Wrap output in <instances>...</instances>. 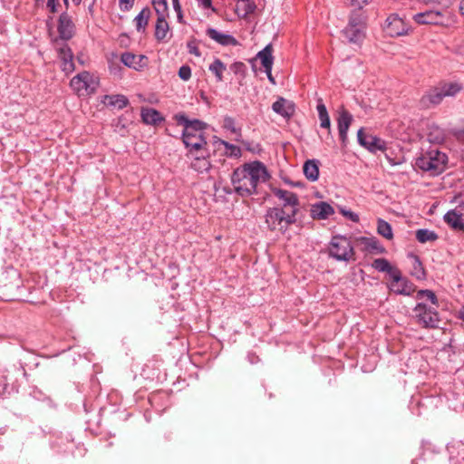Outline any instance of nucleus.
<instances>
[{
    "label": "nucleus",
    "instance_id": "1",
    "mask_svg": "<svg viewBox=\"0 0 464 464\" xmlns=\"http://www.w3.org/2000/svg\"><path fill=\"white\" fill-rule=\"evenodd\" d=\"M269 178L264 163L255 160L235 169L231 175V183L237 194L241 197H249L256 194L257 185L267 181Z\"/></svg>",
    "mask_w": 464,
    "mask_h": 464
},
{
    "label": "nucleus",
    "instance_id": "2",
    "mask_svg": "<svg viewBox=\"0 0 464 464\" xmlns=\"http://www.w3.org/2000/svg\"><path fill=\"white\" fill-rule=\"evenodd\" d=\"M173 119L179 125L183 126L182 141L189 153L198 152L203 150L207 145L203 130L207 124L198 119L189 120L183 112L177 113Z\"/></svg>",
    "mask_w": 464,
    "mask_h": 464
},
{
    "label": "nucleus",
    "instance_id": "3",
    "mask_svg": "<svg viewBox=\"0 0 464 464\" xmlns=\"http://www.w3.org/2000/svg\"><path fill=\"white\" fill-rule=\"evenodd\" d=\"M265 218L267 227L271 231L279 230L282 233H285L289 226L297 220L295 211H288V209L279 207L268 208Z\"/></svg>",
    "mask_w": 464,
    "mask_h": 464
},
{
    "label": "nucleus",
    "instance_id": "4",
    "mask_svg": "<svg viewBox=\"0 0 464 464\" xmlns=\"http://www.w3.org/2000/svg\"><path fill=\"white\" fill-rule=\"evenodd\" d=\"M328 254L337 261L349 262L355 259L352 241L349 237L341 235L333 236L328 246Z\"/></svg>",
    "mask_w": 464,
    "mask_h": 464
},
{
    "label": "nucleus",
    "instance_id": "5",
    "mask_svg": "<svg viewBox=\"0 0 464 464\" xmlns=\"http://www.w3.org/2000/svg\"><path fill=\"white\" fill-rule=\"evenodd\" d=\"M446 155L437 150H431L416 159L415 166L435 176L440 174L445 166Z\"/></svg>",
    "mask_w": 464,
    "mask_h": 464
},
{
    "label": "nucleus",
    "instance_id": "6",
    "mask_svg": "<svg viewBox=\"0 0 464 464\" xmlns=\"http://www.w3.org/2000/svg\"><path fill=\"white\" fill-rule=\"evenodd\" d=\"M70 86L80 97L90 95L94 93L99 87V79L84 71L71 80Z\"/></svg>",
    "mask_w": 464,
    "mask_h": 464
},
{
    "label": "nucleus",
    "instance_id": "7",
    "mask_svg": "<svg viewBox=\"0 0 464 464\" xmlns=\"http://www.w3.org/2000/svg\"><path fill=\"white\" fill-rule=\"evenodd\" d=\"M53 45L55 49L59 59L61 60V68L66 73L72 72L75 69L73 63V53L67 43L60 39H53Z\"/></svg>",
    "mask_w": 464,
    "mask_h": 464
},
{
    "label": "nucleus",
    "instance_id": "8",
    "mask_svg": "<svg viewBox=\"0 0 464 464\" xmlns=\"http://www.w3.org/2000/svg\"><path fill=\"white\" fill-rule=\"evenodd\" d=\"M272 192L279 200L282 201V207L285 209H288V211H295V217L299 212L300 201L297 195L292 191L274 188H272Z\"/></svg>",
    "mask_w": 464,
    "mask_h": 464
},
{
    "label": "nucleus",
    "instance_id": "9",
    "mask_svg": "<svg viewBox=\"0 0 464 464\" xmlns=\"http://www.w3.org/2000/svg\"><path fill=\"white\" fill-rule=\"evenodd\" d=\"M357 140L360 145L367 149L371 152L384 151L386 150V142L374 135L367 134L361 128L357 132Z\"/></svg>",
    "mask_w": 464,
    "mask_h": 464
},
{
    "label": "nucleus",
    "instance_id": "10",
    "mask_svg": "<svg viewBox=\"0 0 464 464\" xmlns=\"http://www.w3.org/2000/svg\"><path fill=\"white\" fill-rule=\"evenodd\" d=\"M58 36L55 39L66 43L72 39L75 34V24L68 13L63 12L60 14L57 25Z\"/></svg>",
    "mask_w": 464,
    "mask_h": 464
},
{
    "label": "nucleus",
    "instance_id": "11",
    "mask_svg": "<svg viewBox=\"0 0 464 464\" xmlns=\"http://www.w3.org/2000/svg\"><path fill=\"white\" fill-rule=\"evenodd\" d=\"M390 289L397 295H410L414 292V285L408 279L401 276V271H394L391 277Z\"/></svg>",
    "mask_w": 464,
    "mask_h": 464
},
{
    "label": "nucleus",
    "instance_id": "12",
    "mask_svg": "<svg viewBox=\"0 0 464 464\" xmlns=\"http://www.w3.org/2000/svg\"><path fill=\"white\" fill-rule=\"evenodd\" d=\"M444 99L442 91L440 85L430 88L426 93L420 98V103L423 108H430L432 106L439 105Z\"/></svg>",
    "mask_w": 464,
    "mask_h": 464
},
{
    "label": "nucleus",
    "instance_id": "13",
    "mask_svg": "<svg viewBox=\"0 0 464 464\" xmlns=\"http://www.w3.org/2000/svg\"><path fill=\"white\" fill-rule=\"evenodd\" d=\"M121 63L136 71H141L147 66L148 58L145 55H136L134 53L125 52L121 56Z\"/></svg>",
    "mask_w": 464,
    "mask_h": 464
},
{
    "label": "nucleus",
    "instance_id": "14",
    "mask_svg": "<svg viewBox=\"0 0 464 464\" xmlns=\"http://www.w3.org/2000/svg\"><path fill=\"white\" fill-rule=\"evenodd\" d=\"M310 212L313 219L324 220L334 215V209L329 203L320 201L311 206Z\"/></svg>",
    "mask_w": 464,
    "mask_h": 464
},
{
    "label": "nucleus",
    "instance_id": "15",
    "mask_svg": "<svg viewBox=\"0 0 464 464\" xmlns=\"http://www.w3.org/2000/svg\"><path fill=\"white\" fill-rule=\"evenodd\" d=\"M353 121V115L346 110H342L339 112L337 119L339 137L343 145L347 141V132Z\"/></svg>",
    "mask_w": 464,
    "mask_h": 464
},
{
    "label": "nucleus",
    "instance_id": "16",
    "mask_svg": "<svg viewBox=\"0 0 464 464\" xmlns=\"http://www.w3.org/2000/svg\"><path fill=\"white\" fill-rule=\"evenodd\" d=\"M413 19L420 24H440L442 23V14L439 11L430 10L416 14Z\"/></svg>",
    "mask_w": 464,
    "mask_h": 464
},
{
    "label": "nucleus",
    "instance_id": "17",
    "mask_svg": "<svg viewBox=\"0 0 464 464\" xmlns=\"http://www.w3.org/2000/svg\"><path fill=\"white\" fill-rule=\"evenodd\" d=\"M365 25H359V27H353V25H347L343 33L349 43L360 44L365 37Z\"/></svg>",
    "mask_w": 464,
    "mask_h": 464
},
{
    "label": "nucleus",
    "instance_id": "18",
    "mask_svg": "<svg viewBox=\"0 0 464 464\" xmlns=\"http://www.w3.org/2000/svg\"><path fill=\"white\" fill-rule=\"evenodd\" d=\"M207 35L223 46L237 45L236 38L228 34H223L215 28H208Z\"/></svg>",
    "mask_w": 464,
    "mask_h": 464
},
{
    "label": "nucleus",
    "instance_id": "19",
    "mask_svg": "<svg viewBox=\"0 0 464 464\" xmlns=\"http://www.w3.org/2000/svg\"><path fill=\"white\" fill-rule=\"evenodd\" d=\"M273 111L285 119H289L295 112L294 105L285 98H278L272 105Z\"/></svg>",
    "mask_w": 464,
    "mask_h": 464
},
{
    "label": "nucleus",
    "instance_id": "20",
    "mask_svg": "<svg viewBox=\"0 0 464 464\" xmlns=\"http://www.w3.org/2000/svg\"><path fill=\"white\" fill-rule=\"evenodd\" d=\"M443 219L453 230L464 232V218L454 212L452 209L449 210L444 215Z\"/></svg>",
    "mask_w": 464,
    "mask_h": 464
},
{
    "label": "nucleus",
    "instance_id": "21",
    "mask_svg": "<svg viewBox=\"0 0 464 464\" xmlns=\"http://www.w3.org/2000/svg\"><path fill=\"white\" fill-rule=\"evenodd\" d=\"M169 34V24L167 22L166 18H157L155 24V38L159 42H167L168 39L170 38L171 34L168 37Z\"/></svg>",
    "mask_w": 464,
    "mask_h": 464
},
{
    "label": "nucleus",
    "instance_id": "22",
    "mask_svg": "<svg viewBox=\"0 0 464 464\" xmlns=\"http://www.w3.org/2000/svg\"><path fill=\"white\" fill-rule=\"evenodd\" d=\"M140 116L142 121L149 125H157L164 121L160 111L152 108H142Z\"/></svg>",
    "mask_w": 464,
    "mask_h": 464
},
{
    "label": "nucleus",
    "instance_id": "23",
    "mask_svg": "<svg viewBox=\"0 0 464 464\" xmlns=\"http://www.w3.org/2000/svg\"><path fill=\"white\" fill-rule=\"evenodd\" d=\"M303 171L308 180L316 181L319 178V161L317 160H306L303 166Z\"/></svg>",
    "mask_w": 464,
    "mask_h": 464
},
{
    "label": "nucleus",
    "instance_id": "24",
    "mask_svg": "<svg viewBox=\"0 0 464 464\" xmlns=\"http://www.w3.org/2000/svg\"><path fill=\"white\" fill-rule=\"evenodd\" d=\"M102 102L107 106L121 110L129 104V100L125 95L122 94L104 95Z\"/></svg>",
    "mask_w": 464,
    "mask_h": 464
},
{
    "label": "nucleus",
    "instance_id": "25",
    "mask_svg": "<svg viewBox=\"0 0 464 464\" xmlns=\"http://www.w3.org/2000/svg\"><path fill=\"white\" fill-rule=\"evenodd\" d=\"M151 15V10L150 7H144L142 10L137 14L134 18L133 22L135 24L136 30L138 32H145L146 27L148 25L149 20Z\"/></svg>",
    "mask_w": 464,
    "mask_h": 464
},
{
    "label": "nucleus",
    "instance_id": "26",
    "mask_svg": "<svg viewBox=\"0 0 464 464\" xmlns=\"http://www.w3.org/2000/svg\"><path fill=\"white\" fill-rule=\"evenodd\" d=\"M191 168L198 173L208 172L211 168V163L208 156H195L192 162Z\"/></svg>",
    "mask_w": 464,
    "mask_h": 464
},
{
    "label": "nucleus",
    "instance_id": "27",
    "mask_svg": "<svg viewBox=\"0 0 464 464\" xmlns=\"http://www.w3.org/2000/svg\"><path fill=\"white\" fill-rule=\"evenodd\" d=\"M362 243L366 251L373 254H382L384 252V247L380 244L379 240L375 237H362Z\"/></svg>",
    "mask_w": 464,
    "mask_h": 464
},
{
    "label": "nucleus",
    "instance_id": "28",
    "mask_svg": "<svg viewBox=\"0 0 464 464\" xmlns=\"http://www.w3.org/2000/svg\"><path fill=\"white\" fill-rule=\"evenodd\" d=\"M439 85L442 91L444 98L454 97L462 90V85L459 82H443Z\"/></svg>",
    "mask_w": 464,
    "mask_h": 464
},
{
    "label": "nucleus",
    "instance_id": "29",
    "mask_svg": "<svg viewBox=\"0 0 464 464\" xmlns=\"http://www.w3.org/2000/svg\"><path fill=\"white\" fill-rule=\"evenodd\" d=\"M372 266L379 272H386L390 277L392 276L394 271H399L397 267L392 266L390 262L385 258L375 259L372 262Z\"/></svg>",
    "mask_w": 464,
    "mask_h": 464
},
{
    "label": "nucleus",
    "instance_id": "30",
    "mask_svg": "<svg viewBox=\"0 0 464 464\" xmlns=\"http://www.w3.org/2000/svg\"><path fill=\"white\" fill-rule=\"evenodd\" d=\"M255 4L251 0H238L236 5V11L239 16H246L254 12Z\"/></svg>",
    "mask_w": 464,
    "mask_h": 464
},
{
    "label": "nucleus",
    "instance_id": "31",
    "mask_svg": "<svg viewBox=\"0 0 464 464\" xmlns=\"http://www.w3.org/2000/svg\"><path fill=\"white\" fill-rule=\"evenodd\" d=\"M208 70L216 76L217 82H219L223 81V73L227 70V66L220 59L216 58L209 64Z\"/></svg>",
    "mask_w": 464,
    "mask_h": 464
},
{
    "label": "nucleus",
    "instance_id": "32",
    "mask_svg": "<svg viewBox=\"0 0 464 464\" xmlns=\"http://www.w3.org/2000/svg\"><path fill=\"white\" fill-rule=\"evenodd\" d=\"M223 128L225 130L230 131L231 133L235 134L236 135L235 140L237 141L241 140V137H242L241 128L236 126V121H235L234 118L230 117V116H226L223 120Z\"/></svg>",
    "mask_w": 464,
    "mask_h": 464
},
{
    "label": "nucleus",
    "instance_id": "33",
    "mask_svg": "<svg viewBox=\"0 0 464 464\" xmlns=\"http://www.w3.org/2000/svg\"><path fill=\"white\" fill-rule=\"evenodd\" d=\"M415 236L420 243L432 242L438 239V235L434 231L426 228L418 229Z\"/></svg>",
    "mask_w": 464,
    "mask_h": 464
},
{
    "label": "nucleus",
    "instance_id": "34",
    "mask_svg": "<svg viewBox=\"0 0 464 464\" xmlns=\"http://www.w3.org/2000/svg\"><path fill=\"white\" fill-rule=\"evenodd\" d=\"M257 56L260 58L261 63L265 69H269L270 66H273L272 47L270 44L260 51Z\"/></svg>",
    "mask_w": 464,
    "mask_h": 464
},
{
    "label": "nucleus",
    "instance_id": "35",
    "mask_svg": "<svg viewBox=\"0 0 464 464\" xmlns=\"http://www.w3.org/2000/svg\"><path fill=\"white\" fill-rule=\"evenodd\" d=\"M151 4L156 12L157 18H167L169 15L167 0H151Z\"/></svg>",
    "mask_w": 464,
    "mask_h": 464
},
{
    "label": "nucleus",
    "instance_id": "36",
    "mask_svg": "<svg viewBox=\"0 0 464 464\" xmlns=\"http://www.w3.org/2000/svg\"><path fill=\"white\" fill-rule=\"evenodd\" d=\"M411 276L416 277L418 280H423L426 278L425 269L418 256H413Z\"/></svg>",
    "mask_w": 464,
    "mask_h": 464
},
{
    "label": "nucleus",
    "instance_id": "37",
    "mask_svg": "<svg viewBox=\"0 0 464 464\" xmlns=\"http://www.w3.org/2000/svg\"><path fill=\"white\" fill-rule=\"evenodd\" d=\"M316 109L320 120V126L330 130L331 121L325 105L320 102L317 104Z\"/></svg>",
    "mask_w": 464,
    "mask_h": 464
},
{
    "label": "nucleus",
    "instance_id": "38",
    "mask_svg": "<svg viewBox=\"0 0 464 464\" xmlns=\"http://www.w3.org/2000/svg\"><path fill=\"white\" fill-rule=\"evenodd\" d=\"M377 232L386 239H392L393 237L392 226L382 218H378L377 220Z\"/></svg>",
    "mask_w": 464,
    "mask_h": 464
},
{
    "label": "nucleus",
    "instance_id": "39",
    "mask_svg": "<svg viewBox=\"0 0 464 464\" xmlns=\"http://www.w3.org/2000/svg\"><path fill=\"white\" fill-rule=\"evenodd\" d=\"M220 143L226 148V155L230 158H239L242 155L241 149L234 144L225 140H220Z\"/></svg>",
    "mask_w": 464,
    "mask_h": 464
},
{
    "label": "nucleus",
    "instance_id": "40",
    "mask_svg": "<svg viewBox=\"0 0 464 464\" xmlns=\"http://www.w3.org/2000/svg\"><path fill=\"white\" fill-rule=\"evenodd\" d=\"M418 297L426 299L435 304L438 301L436 295L431 290H420Z\"/></svg>",
    "mask_w": 464,
    "mask_h": 464
},
{
    "label": "nucleus",
    "instance_id": "41",
    "mask_svg": "<svg viewBox=\"0 0 464 464\" xmlns=\"http://www.w3.org/2000/svg\"><path fill=\"white\" fill-rule=\"evenodd\" d=\"M456 207L452 209L454 212L464 218V195H459L455 198Z\"/></svg>",
    "mask_w": 464,
    "mask_h": 464
},
{
    "label": "nucleus",
    "instance_id": "42",
    "mask_svg": "<svg viewBox=\"0 0 464 464\" xmlns=\"http://www.w3.org/2000/svg\"><path fill=\"white\" fill-rule=\"evenodd\" d=\"M230 69L235 74H240L242 76H245L246 66L242 62H236L231 64Z\"/></svg>",
    "mask_w": 464,
    "mask_h": 464
},
{
    "label": "nucleus",
    "instance_id": "43",
    "mask_svg": "<svg viewBox=\"0 0 464 464\" xmlns=\"http://www.w3.org/2000/svg\"><path fill=\"white\" fill-rule=\"evenodd\" d=\"M179 77L183 81H188L191 77V69L188 65H182L179 70Z\"/></svg>",
    "mask_w": 464,
    "mask_h": 464
},
{
    "label": "nucleus",
    "instance_id": "44",
    "mask_svg": "<svg viewBox=\"0 0 464 464\" xmlns=\"http://www.w3.org/2000/svg\"><path fill=\"white\" fill-rule=\"evenodd\" d=\"M450 133L456 138L459 141L464 143V127L461 128H452L450 130Z\"/></svg>",
    "mask_w": 464,
    "mask_h": 464
},
{
    "label": "nucleus",
    "instance_id": "45",
    "mask_svg": "<svg viewBox=\"0 0 464 464\" xmlns=\"http://www.w3.org/2000/svg\"><path fill=\"white\" fill-rule=\"evenodd\" d=\"M353 25V27H359V25H365L362 18L360 14H353L347 25Z\"/></svg>",
    "mask_w": 464,
    "mask_h": 464
},
{
    "label": "nucleus",
    "instance_id": "46",
    "mask_svg": "<svg viewBox=\"0 0 464 464\" xmlns=\"http://www.w3.org/2000/svg\"><path fill=\"white\" fill-rule=\"evenodd\" d=\"M135 0H119V5L121 11L128 12L130 11L133 5Z\"/></svg>",
    "mask_w": 464,
    "mask_h": 464
},
{
    "label": "nucleus",
    "instance_id": "47",
    "mask_svg": "<svg viewBox=\"0 0 464 464\" xmlns=\"http://www.w3.org/2000/svg\"><path fill=\"white\" fill-rule=\"evenodd\" d=\"M435 136L434 138L430 137V140L436 141V142H441L444 140V133L443 131L439 128H434ZM430 136H432V132L430 133Z\"/></svg>",
    "mask_w": 464,
    "mask_h": 464
},
{
    "label": "nucleus",
    "instance_id": "48",
    "mask_svg": "<svg viewBox=\"0 0 464 464\" xmlns=\"http://www.w3.org/2000/svg\"><path fill=\"white\" fill-rule=\"evenodd\" d=\"M187 48L188 50V53L191 54H194L196 56H200V52L196 44V42L194 40L188 41L187 43Z\"/></svg>",
    "mask_w": 464,
    "mask_h": 464
},
{
    "label": "nucleus",
    "instance_id": "49",
    "mask_svg": "<svg viewBox=\"0 0 464 464\" xmlns=\"http://www.w3.org/2000/svg\"><path fill=\"white\" fill-rule=\"evenodd\" d=\"M350 5L357 9H362L364 5H368L371 0H348Z\"/></svg>",
    "mask_w": 464,
    "mask_h": 464
},
{
    "label": "nucleus",
    "instance_id": "50",
    "mask_svg": "<svg viewBox=\"0 0 464 464\" xmlns=\"http://www.w3.org/2000/svg\"><path fill=\"white\" fill-rule=\"evenodd\" d=\"M386 22L388 23V26L394 25L396 28L399 24H402V21L401 18H399L397 15H391L387 18Z\"/></svg>",
    "mask_w": 464,
    "mask_h": 464
},
{
    "label": "nucleus",
    "instance_id": "51",
    "mask_svg": "<svg viewBox=\"0 0 464 464\" xmlns=\"http://www.w3.org/2000/svg\"><path fill=\"white\" fill-rule=\"evenodd\" d=\"M1 378L2 379L0 381V395H4L7 392L8 382L6 381V376L3 375Z\"/></svg>",
    "mask_w": 464,
    "mask_h": 464
},
{
    "label": "nucleus",
    "instance_id": "52",
    "mask_svg": "<svg viewBox=\"0 0 464 464\" xmlns=\"http://www.w3.org/2000/svg\"><path fill=\"white\" fill-rule=\"evenodd\" d=\"M343 215L345 217H347L350 220L353 221V222H358L359 221V216L353 212V211H343Z\"/></svg>",
    "mask_w": 464,
    "mask_h": 464
},
{
    "label": "nucleus",
    "instance_id": "53",
    "mask_svg": "<svg viewBox=\"0 0 464 464\" xmlns=\"http://www.w3.org/2000/svg\"><path fill=\"white\" fill-rule=\"evenodd\" d=\"M57 3L58 0H48L47 1V7L52 13L57 12Z\"/></svg>",
    "mask_w": 464,
    "mask_h": 464
},
{
    "label": "nucleus",
    "instance_id": "54",
    "mask_svg": "<svg viewBox=\"0 0 464 464\" xmlns=\"http://www.w3.org/2000/svg\"><path fill=\"white\" fill-rule=\"evenodd\" d=\"M247 360L251 364L257 363L260 361L258 355L252 352L247 353Z\"/></svg>",
    "mask_w": 464,
    "mask_h": 464
},
{
    "label": "nucleus",
    "instance_id": "55",
    "mask_svg": "<svg viewBox=\"0 0 464 464\" xmlns=\"http://www.w3.org/2000/svg\"><path fill=\"white\" fill-rule=\"evenodd\" d=\"M198 6L204 9L212 8V0H198Z\"/></svg>",
    "mask_w": 464,
    "mask_h": 464
},
{
    "label": "nucleus",
    "instance_id": "56",
    "mask_svg": "<svg viewBox=\"0 0 464 464\" xmlns=\"http://www.w3.org/2000/svg\"><path fill=\"white\" fill-rule=\"evenodd\" d=\"M174 11L177 14V20L179 24H185L184 18H183V12L181 7H179V9H174Z\"/></svg>",
    "mask_w": 464,
    "mask_h": 464
},
{
    "label": "nucleus",
    "instance_id": "57",
    "mask_svg": "<svg viewBox=\"0 0 464 464\" xmlns=\"http://www.w3.org/2000/svg\"><path fill=\"white\" fill-rule=\"evenodd\" d=\"M272 67L273 66H270L269 69H265V72H266V73L267 75V78H268L269 82H272L273 84H276L275 78L272 75Z\"/></svg>",
    "mask_w": 464,
    "mask_h": 464
},
{
    "label": "nucleus",
    "instance_id": "58",
    "mask_svg": "<svg viewBox=\"0 0 464 464\" xmlns=\"http://www.w3.org/2000/svg\"><path fill=\"white\" fill-rule=\"evenodd\" d=\"M438 321H433V320H430V321H422L423 323V326L428 328V327H437V323Z\"/></svg>",
    "mask_w": 464,
    "mask_h": 464
},
{
    "label": "nucleus",
    "instance_id": "59",
    "mask_svg": "<svg viewBox=\"0 0 464 464\" xmlns=\"http://www.w3.org/2000/svg\"><path fill=\"white\" fill-rule=\"evenodd\" d=\"M171 1H172L173 9H179V7H181V5L179 4V0H171Z\"/></svg>",
    "mask_w": 464,
    "mask_h": 464
},
{
    "label": "nucleus",
    "instance_id": "60",
    "mask_svg": "<svg viewBox=\"0 0 464 464\" xmlns=\"http://www.w3.org/2000/svg\"><path fill=\"white\" fill-rule=\"evenodd\" d=\"M459 10L461 12V14L464 16V0H461L460 1V4H459Z\"/></svg>",
    "mask_w": 464,
    "mask_h": 464
},
{
    "label": "nucleus",
    "instance_id": "61",
    "mask_svg": "<svg viewBox=\"0 0 464 464\" xmlns=\"http://www.w3.org/2000/svg\"><path fill=\"white\" fill-rule=\"evenodd\" d=\"M73 4L76 5H79L82 2V0H72Z\"/></svg>",
    "mask_w": 464,
    "mask_h": 464
},
{
    "label": "nucleus",
    "instance_id": "62",
    "mask_svg": "<svg viewBox=\"0 0 464 464\" xmlns=\"http://www.w3.org/2000/svg\"><path fill=\"white\" fill-rule=\"evenodd\" d=\"M392 33H394V34H401V33L400 31L396 30V29H394V30L392 31Z\"/></svg>",
    "mask_w": 464,
    "mask_h": 464
},
{
    "label": "nucleus",
    "instance_id": "63",
    "mask_svg": "<svg viewBox=\"0 0 464 464\" xmlns=\"http://www.w3.org/2000/svg\"><path fill=\"white\" fill-rule=\"evenodd\" d=\"M63 3H64V5H65L66 6H68V5H69V0H63Z\"/></svg>",
    "mask_w": 464,
    "mask_h": 464
},
{
    "label": "nucleus",
    "instance_id": "64",
    "mask_svg": "<svg viewBox=\"0 0 464 464\" xmlns=\"http://www.w3.org/2000/svg\"><path fill=\"white\" fill-rule=\"evenodd\" d=\"M459 319H464V315H461Z\"/></svg>",
    "mask_w": 464,
    "mask_h": 464
}]
</instances>
